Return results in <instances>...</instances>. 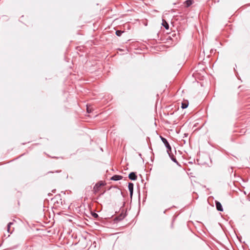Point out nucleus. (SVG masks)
<instances>
[{"label": "nucleus", "instance_id": "nucleus-3", "mask_svg": "<svg viewBox=\"0 0 250 250\" xmlns=\"http://www.w3.org/2000/svg\"><path fill=\"white\" fill-rule=\"evenodd\" d=\"M128 178L131 180L134 181V180H136L137 179V176L135 172H130L129 173V174L128 175Z\"/></svg>", "mask_w": 250, "mask_h": 250}, {"label": "nucleus", "instance_id": "nucleus-6", "mask_svg": "<svg viewBox=\"0 0 250 250\" xmlns=\"http://www.w3.org/2000/svg\"><path fill=\"white\" fill-rule=\"evenodd\" d=\"M162 25L167 30L169 29V24L165 20L163 19Z\"/></svg>", "mask_w": 250, "mask_h": 250}, {"label": "nucleus", "instance_id": "nucleus-13", "mask_svg": "<svg viewBox=\"0 0 250 250\" xmlns=\"http://www.w3.org/2000/svg\"><path fill=\"white\" fill-rule=\"evenodd\" d=\"M91 215L94 218H97L99 217L98 214L95 212H92Z\"/></svg>", "mask_w": 250, "mask_h": 250}, {"label": "nucleus", "instance_id": "nucleus-2", "mask_svg": "<svg viewBox=\"0 0 250 250\" xmlns=\"http://www.w3.org/2000/svg\"><path fill=\"white\" fill-rule=\"evenodd\" d=\"M128 187V190L130 192V196L131 198H132V196L133 195V187H134L133 184L132 183H129Z\"/></svg>", "mask_w": 250, "mask_h": 250}, {"label": "nucleus", "instance_id": "nucleus-16", "mask_svg": "<svg viewBox=\"0 0 250 250\" xmlns=\"http://www.w3.org/2000/svg\"><path fill=\"white\" fill-rule=\"evenodd\" d=\"M87 111L88 112H89L88 108H87Z\"/></svg>", "mask_w": 250, "mask_h": 250}, {"label": "nucleus", "instance_id": "nucleus-14", "mask_svg": "<svg viewBox=\"0 0 250 250\" xmlns=\"http://www.w3.org/2000/svg\"><path fill=\"white\" fill-rule=\"evenodd\" d=\"M173 162H174V163H175L176 164H177V165L179 164L178 161H177L176 158L175 157H172L171 158V159Z\"/></svg>", "mask_w": 250, "mask_h": 250}, {"label": "nucleus", "instance_id": "nucleus-7", "mask_svg": "<svg viewBox=\"0 0 250 250\" xmlns=\"http://www.w3.org/2000/svg\"><path fill=\"white\" fill-rule=\"evenodd\" d=\"M100 189V188L99 187V186H97L95 185L94 186V187L93 188V193L95 194H97L99 192Z\"/></svg>", "mask_w": 250, "mask_h": 250}, {"label": "nucleus", "instance_id": "nucleus-12", "mask_svg": "<svg viewBox=\"0 0 250 250\" xmlns=\"http://www.w3.org/2000/svg\"><path fill=\"white\" fill-rule=\"evenodd\" d=\"M96 185H97V186H99V187H100V188H101V187L102 186H104V183H103V182L100 181V182H99L97 183L96 184Z\"/></svg>", "mask_w": 250, "mask_h": 250}, {"label": "nucleus", "instance_id": "nucleus-1", "mask_svg": "<svg viewBox=\"0 0 250 250\" xmlns=\"http://www.w3.org/2000/svg\"><path fill=\"white\" fill-rule=\"evenodd\" d=\"M160 137L162 141L163 142V143L164 144L165 146L167 148V153H169V152L171 151V146H170L169 144L168 143V141H167V140L166 138H164L163 137H162L161 136H160Z\"/></svg>", "mask_w": 250, "mask_h": 250}, {"label": "nucleus", "instance_id": "nucleus-11", "mask_svg": "<svg viewBox=\"0 0 250 250\" xmlns=\"http://www.w3.org/2000/svg\"><path fill=\"white\" fill-rule=\"evenodd\" d=\"M13 224V223L12 222H9L8 225H7V231L8 232H10L11 233V232H10V226L11 225H12Z\"/></svg>", "mask_w": 250, "mask_h": 250}, {"label": "nucleus", "instance_id": "nucleus-8", "mask_svg": "<svg viewBox=\"0 0 250 250\" xmlns=\"http://www.w3.org/2000/svg\"><path fill=\"white\" fill-rule=\"evenodd\" d=\"M193 2V0H187L185 1V4H186V6L188 7L190 6Z\"/></svg>", "mask_w": 250, "mask_h": 250}, {"label": "nucleus", "instance_id": "nucleus-9", "mask_svg": "<svg viewBox=\"0 0 250 250\" xmlns=\"http://www.w3.org/2000/svg\"><path fill=\"white\" fill-rule=\"evenodd\" d=\"M188 102L182 103V105H181V107L183 109H185V108H186L188 106Z\"/></svg>", "mask_w": 250, "mask_h": 250}, {"label": "nucleus", "instance_id": "nucleus-10", "mask_svg": "<svg viewBox=\"0 0 250 250\" xmlns=\"http://www.w3.org/2000/svg\"><path fill=\"white\" fill-rule=\"evenodd\" d=\"M124 33V31H121V30H117L116 31V35L117 36H121L122 34V33Z\"/></svg>", "mask_w": 250, "mask_h": 250}, {"label": "nucleus", "instance_id": "nucleus-15", "mask_svg": "<svg viewBox=\"0 0 250 250\" xmlns=\"http://www.w3.org/2000/svg\"><path fill=\"white\" fill-rule=\"evenodd\" d=\"M170 152V151H169V153H168V154L170 159H171V158L174 157V155L173 154H171V153Z\"/></svg>", "mask_w": 250, "mask_h": 250}, {"label": "nucleus", "instance_id": "nucleus-5", "mask_svg": "<svg viewBox=\"0 0 250 250\" xmlns=\"http://www.w3.org/2000/svg\"><path fill=\"white\" fill-rule=\"evenodd\" d=\"M123 176L119 175H114L111 178L110 180L113 181H118L122 179Z\"/></svg>", "mask_w": 250, "mask_h": 250}, {"label": "nucleus", "instance_id": "nucleus-4", "mask_svg": "<svg viewBox=\"0 0 250 250\" xmlns=\"http://www.w3.org/2000/svg\"><path fill=\"white\" fill-rule=\"evenodd\" d=\"M215 205H216V208L217 210L219 211H223V208L222 207V206L221 204L217 201H215Z\"/></svg>", "mask_w": 250, "mask_h": 250}, {"label": "nucleus", "instance_id": "nucleus-17", "mask_svg": "<svg viewBox=\"0 0 250 250\" xmlns=\"http://www.w3.org/2000/svg\"><path fill=\"white\" fill-rule=\"evenodd\" d=\"M139 156H141V153L139 154Z\"/></svg>", "mask_w": 250, "mask_h": 250}]
</instances>
